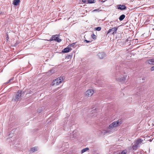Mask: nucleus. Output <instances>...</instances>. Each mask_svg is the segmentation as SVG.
<instances>
[{
	"mask_svg": "<svg viewBox=\"0 0 154 154\" xmlns=\"http://www.w3.org/2000/svg\"><path fill=\"white\" fill-rule=\"evenodd\" d=\"M65 78L64 77L60 76L57 78L52 82L51 85L52 86H57L60 84L62 82L64 81Z\"/></svg>",
	"mask_w": 154,
	"mask_h": 154,
	"instance_id": "obj_1",
	"label": "nucleus"
},
{
	"mask_svg": "<svg viewBox=\"0 0 154 154\" xmlns=\"http://www.w3.org/2000/svg\"><path fill=\"white\" fill-rule=\"evenodd\" d=\"M121 123V121L119 120L114 122L109 125V128H112L118 126L120 125Z\"/></svg>",
	"mask_w": 154,
	"mask_h": 154,
	"instance_id": "obj_2",
	"label": "nucleus"
},
{
	"mask_svg": "<svg viewBox=\"0 0 154 154\" xmlns=\"http://www.w3.org/2000/svg\"><path fill=\"white\" fill-rule=\"evenodd\" d=\"M21 95V92L18 91L15 94L13 97L12 100L15 102H17L22 96Z\"/></svg>",
	"mask_w": 154,
	"mask_h": 154,
	"instance_id": "obj_3",
	"label": "nucleus"
},
{
	"mask_svg": "<svg viewBox=\"0 0 154 154\" xmlns=\"http://www.w3.org/2000/svg\"><path fill=\"white\" fill-rule=\"evenodd\" d=\"M127 77V76L126 75H121L119 77H118L117 76L116 79L117 80L120 82L124 83L125 82L126 79Z\"/></svg>",
	"mask_w": 154,
	"mask_h": 154,
	"instance_id": "obj_4",
	"label": "nucleus"
},
{
	"mask_svg": "<svg viewBox=\"0 0 154 154\" xmlns=\"http://www.w3.org/2000/svg\"><path fill=\"white\" fill-rule=\"evenodd\" d=\"M49 41H51L53 40H55L58 42H60L61 40L59 38L58 35H57L52 36L51 38L49 40H47Z\"/></svg>",
	"mask_w": 154,
	"mask_h": 154,
	"instance_id": "obj_5",
	"label": "nucleus"
},
{
	"mask_svg": "<svg viewBox=\"0 0 154 154\" xmlns=\"http://www.w3.org/2000/svg\"><path fill=\"white\" fill-rule=\"evenodd\" d=\"M94 91L92 89H88L85 93V95L86 97L91 96L94 94Z\"/></svg>",
	"mask_w": 154,
	"mask_h": 154,
	"instance_id": "obj_6",
	"label": "nucleus"
},
{
	"mask_svg": "<svg viewBox=\"0 0 154 154\" xmlns=\"http://www.w3.org/2000/svg\"><path fill=\"white\" fill-rule=\"evenodd\" d=\"M134 142L137 145L138 147H139L141 143H143V140L142 139L138 138L134 141Z\"/></svg>",
	"mask_w": 154,
	"mask_h": 154,
	"instance_id": "obj_7",
	"label": "nucleus"
},
{
	"mask_svg": "<svg viewBox=\"0 0 154 154\" xmlns=\"http://www.w3.org/2000/svg\"><path fill=\"white\" fill-rule=\"evenodd\" d=\"M118 28L117 27H115L110 29L108 31L107 34H108L109 33L111 32L112 34H114V33H116V32Z\"/></svg>",
	"mask_w": 154,
	"mask_h": 154,
	"instance_id": "obj_8",
	"label": "nucleus"
},
{
	"mask_svg": "<svg viewBox=\"0 0 154 154\" xmlns=\"http://www.w3.org/2000/svg\"><path fill=\"white\" fill-rule=\"evenodd\" d=\"M72 49V48H70L69 46H68L66 48H64L62 51L63 53H67L69 52Z\"/></svg>",
	"mask_w": 154,
	"mask_h": 154,
	"instance_id": "obj_9",
	"label": "nucleus"
},
{
	"mask_svg": "<svg viewBox=\"0 0 154 154\" xmlns=\"http://www.w3.org/2000/svg\"><path fill=\"white\" fill-rule=\"evenodd\" d=\"M146 63L150 65H154V59H149L146 61Z\"/></svg>",
	"mask_w": 154,
	"mask_h": 154,
	"instance_id": "obj_10",
	"label": "nucleus"
},
{
	"mask_svg": "<svg viewBox=\"0 0 154 154\" xmlns=\"http://www.w3.org/2000/svg\"><path fill=\"white\" fill-rule=\"evenodd\" d=\"M108 129L107 130H104L102 131L101 133L103 134H105L106 133L110 134L112 132V131L111 130Z\"/></svg>",
	"mask_w": 154,
	"mask_h": 154,
	"instance_id": "obj_11",
	"label": "nucleus"
},
{
	"mask_svg": "<svg viewBox=\"0 0 154 154\" xmlns=\"http://www.w3.org/2000/svg\"><path fill=\"white\" fill-rule=\"evenodd\" d=\"M98 56L100 58L102 59L105 57L106 55L104 52H102L98 53Z\"/></svg>",
	"mask_w": 154,
	"mask_h": 154,
	"instance_id": "obj_12",
	"label": "nucleus"
},
{
	"mask_svg": "<svg viewBox=\"0 0 154 154\" xmlns=\"http://www.w3.org/2000/svg\"><path fill=\"white\" fill-rule=\"evenodd\" d=\"M117 8L118 9L120 10H125L126 8V7L125 5H117Z\"/></svg>",
	"mask_w": 154,
	"mask_h": 154,
	"instance_id": "obj_13",
	"label": "nucleus"
},
{
	"mask_svg": "<svg viewBox=\"0 0 154 154\" xmlns=\"http://www.w3.org/2000/svg\"><path fill=\"white\" fill-rule=\"evenodd\" d=\"M132 149L134 150H136L138 147L135 142L134 141V143L131 144Z\"/></svg>",
	"mask_w": 154,
	"mask_h": 154,
	"instance_id": "obj_14",
	"label": "nucleus"
},
{
	"mask_svg": "<svg viewBox=\"0 0 154 154\" xmlns=\"http://www.w3.org/2000/svg\"><path fill=\"white\" fill-rule=\"evenodd\" d=\"M20 2V0H14L13 2V4L15 5H18Z\"/></svg>",
	"mask_w": 154,
	"mask_h": 154,
	"instance_id": "obj_15",
	"label": "nucleus"
},
{
	"mask_svg": "<svg viewBox=\"0 0 154 154\" xmlns=\"http://www.w3.org/2000/svg\"><path fill=\"white\" fill-rule=\"evenodd\" d=\"M38 147H37L35 146V147L32 148L30 149V151L32 152H35V151H37L38 150Z\"/></svg>",
	"mask_w": 154,
	"mask_h": 154,
	"instance_id": "obj_16",
	"label": "nucleus"
},
{
	"mask_svg": "<svg viewBox=\"0 0 154 154\" xmlns=\"http://www.w3.org/2000/svg\"><path fill=\"white\" fill-rule=\"evenodd\" d=\"M89 150V148L88 147L83 149L81 150V153L82 154L84 152H86V151H87Z\"/></svg>",
	"mask_w": 154,
	"mask_h": 154,
	"instance_id": "obj_17",
	"label": "nucleus"
},
{
	"mask_svg": "<svg viewBox=\"0 0 154 154\" xmlns=\"http://www.w3.org/2000/svg\"><path fill=\"white\" fill-rule=\"evenodd\" d=\"M125 17V16L124 14H122L120 16L119 19L120 21L123 20Z\"/></svg>",
	"mask_w": 154,
	"mask_h": 154,
	"instance_id": "obj_18",
	"label": "nucleus"
},
{
	"mask_svg": "<svg viewBox=\"0 0 154 154\" xmlns=\"http://www.w3.org/2000/svg\"><path fill=\"white\" fill-rule=\"evenodd\" d=\"M127 150L126 149H125L122 151L120 153L121 154H126L127 153Z\"/></svg>",
	"mask_w": 154,
	"mask_h": 154,
	"instance_id": "obj_19",
	"label": "nucleus"
},
{
	"mask_svg": "<svg viewBox=\"0 0 154 154\" xmlns=\"http://www.w3.org/2000/svg\"><path fill=\"white\" fill-rule=\"evenodd\" d=\"M75 43H72V44L69 45V46L70 48H72H72H74L75 47Z\"/></svg>",
	"mask_w": 154,
	"mask_h": 154,
	"instance_id": "obj_20",
	"label": "nucleus"
},
{
	"mask_svg": "<svg viewBox=\"0 0 154 154\" xmlns=\"http://www.w3.org/2000/svg\"><path fill=\"white\" fill-rule=\"evenodd\" d=\"M92 38L94 39H95L96 38V36L95 35L94 33L91 35Z\"/></svg>",
	"mask_w": 154,
	"mask_h": 154,
	"instance_id": "obj_21",
	"label": "nucleus"
},
{
	"mask_svg": "<svg viewBox=\"0 0 154 154\" xmlns=\"http://www.w3.org/2000/svg\"><path fill=\"white\" fill-rule=\"evenodd\" d=\"M54 72V69H51L50 70L49 72H47V74H49V73H50L51 74H50V75L52 74V73H53Z\"/></svg>",
	"mask_w": 154,
	"mask_h": 154,
	"instance_id": "obj_22",
	"label": "nucleus"
},
{
	"mask_svg": "<svg viewBox=\"0 0 154 154\" xmlns=\"http://www.w3.org/2000/svg\"><path fill=\"white\" fill-rule=\"evenodd\" d=\"M94 0H88V2L89 3H94Z\"/></svg>",
	"mask_w": 154,
	"mask_h": 154,
	"instance_id": "obj_23",
	"label": "nucleus"
},
{
	"mask_svg": "<svg viewBox=\"0 0 154 154\" xmlns=\"http://www.w3.org/2000/svg\"><path fill=\"white\" fill-rule=\"evenodd\" d=\"M96 30L99 31L101 30V28L100 27H97L96 28Z\"/></svg>",
	"mask_w": 154,
	"mask_h": 154,
	"instance_id": "obj_24",
	"label": "nucleus"
},
{
	"mask_svg": "<svg viewBox=\"0 0 154 154\" xmlns=\"http://www.w3.org/2000/svg\"><path fill=\"white\" fill-rule=\"evenodd\" d=\"M71 57H72V56L71 55H67L66 56V58L69 59L71 58Z\"/></svg>",
	"mask_w": 154,
	"mask_h": 154,
	"instance_id": "obj_25",
	"label": "nucleus"
},
{
	"mask_svg": "<svg viewBox=\"0 0 154 154\" xmlns=\"http://www.w3.org/2000/svg\"><path fill=\"white\" fill-rule=\"evenodd\" d=\"M150 70L151 71H154V66L151 67L150 69Z\"/></svg>",
	"mask_w": 154,
	"mask_h": 154,
	"instance_id": "obj_26",
	"label": "nucleus"
},
{
	"mask_svg": "<svg viewBox=\"0 0 154 154\" xmlns=\"http://www.w3.org/2000/svg\"><path fill=\"white\" fill-rule=\"evenodd\" d=\"M6 36H7L6 40H7L8 41L9 39L8 35V34H7Z\"/></svg>",
	"mask_w": 154,
	"mask_h": 154,
	"instance_id": "obj_27",
	"label": "nucleus"
},
{
	"mask_svg": "<svg viewBox=\"0 0 154 154\" xmlns=\"http://www.w3.org/2000/svg\"><path fill=\"white\" fill-rule=\"evenodd\" d=\"M98 10H99L98 9H94V10H93L92 11L94 12H95V11H98Z\"/></svg>",
	"mask_w": 154,
	"mask_h": 154,
	"instance_id": "obj_28",
	"label": "nucleus"
},
{
	"mask_svg": "<svg viewBox=\"0 0 154 154\" xmlns=\"http://www.w3.org/2000/svg\"><path fill=\"white\" fill-rule=\"evenodd\" d=\"M84 42H86V43H88L89 42H91L89 41H88L87 40H85Z\"/></svg>",
	"mask_w": 154,
	"mask_h": 154,
	"instance_id": "obj_29",
	"label": "nucleus"
},
{
	"mask_svg": "<svg viewBox=\"0 0 154 154\" xmlns=\"http://www.w3.org/2000/svg\"><path fill=\"white\" fill-rule=\"evenodd\" d=\"M82 1L84 3H86L87 1V0H82Z\"/></svg>",
	"mask_w": 154,
	"mask_h": 154,
	"instance_id": "obj_30",
	"label": "nucleus"
},
{
	"mask_svg": "<svg viewBox=\"0 0 154 154\" xmlns=\"http://www.w3.org/2000/svg\"><path fill=\"white\" fill-rule=\"evenodd\" d=\"M13 80V79H10L9 81V82H8V83L10 82L12 80Z\"/></svg>",
	"mask_w": 154,
	"mask_h": 154,
	"instance_id": "obj_31",
	"label": "nucleus"
},
{
	"mask_svg": "<svg viewBox=\"0 0 154 154\" xmlns=\"http://www.w3.org/2000/svg\"><path fill=\"white\" fill-rule=\"evenodd\" d=\"M114 154H121V153L120 152H119V153H115Z\"/></svg>",
	"mask_w": 154,
	"mask_h": 154,
	"instance_id": "obj_32",
	"label": "nucleus"
},
{
	"mask_svg": "<svg viewBox=\"0 0 154 154\" xmlns=\"http://www.w3.org/2000/svg\"><path fill=\"white\" fill-rule=\"evenodd\" d=\"M76 135H75V136H74L73 137H76Z\"/></svg>",
	"mask_w": 154,
	"mask_h": 154,
	"instance_id": "obj_33",
	"label": "nucleus"
},
{
	"mask_svg": "<svg viewBox=\"0 0 154 154\" xmlns=\"http://www.w3.org/2000/svg\"><path fill=\"white\" fill-rule=\"evenodd\" d=\"M56 37V36H55L54 37V38H55Z\"/></svg>",
	"mask_w": 154,
	"mask_h": 154,
	"instance_id": "obj_34",
	"label": "nucleus"
},
{
	"mask_svg": "<svg viewBox=\"0 0 154 154\" xmlns=\"http://www.w3.org/2000/svg\"><path fill=\"white\" fill-rule=\"evenodd\" d=\"M38 112H40V111H38Z\"/></svg>",
	"mask_w": 154,
	"mask_h": 154,
	"instance_id": "obj_35",
	"label": "nucleus"
},
{
	"mask_svg": "<svg viewBox=\"0 0 154 154\" xmlns=\"http://www.w3.org/2000/svg\"><path fill=\"white\" fill-rule=\"evenodd\" d=\"M105 2V1H103V2Z\"/></svg>",
	"mask_w": 154,
	"mask_h": 154,
	"instance_id": "obj_36",
	"label": "nucleus"
}]
</instances>
